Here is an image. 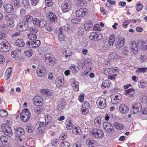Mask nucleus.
Segmentation results:
<instances>
[{
  "instance_id": "nucleus-1",
  "label": "nucleus",
  "mask_w": 147,
  "mask_h": 147,
  "mask_svg": "<svg viewBox=\"0 0 147 147\" xmlns=\"http://www.w3.org/2000/svg\"><path fill=\"white\" fill-rule=\"evenodd\" d=\"M43 59L45 63L49 65L52 66L56 63V59L52 54L48 53L45 54Z\"/></svg>"
},
{
  "instance_id": "nucleus-2",
  "label": "nucleus",
  "mask_w": 147,
  "mask_h": 147,
  "mask_svg": "<svg viewBox=\"0 0 147 147\" xmlns=\"http://www.w3.org/2000/svg\"><path fill=\"white\" fill-rule=\"evenodd\" d=\"M16 16V15L13 14H9L5 16V19L6 22L8 27H13L14 26V19Z\"/></svg>"
},
{
  "instance_id": "nucleus-3",
  "label": "nucleus",
  "mask_w": 147,
  "mask_h": 147,
  "mask_svg": "<svg viewBox=\"0 0 147 147\" xmlns=\"http://www.w3.org/2000/svg\"><path fill=\"white\" fill-rule=\"evenodd\" d=\"M30 113L28 109H23L20 115L21 119L24 122L28 121L30 117Z\"/></svg>"
},
{
  "instance_id": "nucleus-4",
  "label": "nucleus",
  "mask_w": 147,
  "mask_h": 147,
  "mask_svg": "<svg viewBox=\"0 0 147 147\" xmlns=\"http://www.w3.org/2000/svg\"><path fill=\"white\" fill-rule=\"evenodd\" d=\"M1 129L2 131L8 136H11L13 133L10 125L6 123L2 124Z\"/></svg>"
},
{
  "instance_id": "nucleus-5",
  "label": "nucleus",
  "mask_w": 147,
  "mask_h": 147,
  "mask_svg": "<svg viewBox=\"0 0 147 147\" xmlns=\"http://www.w3.org/2000/svg\"><path fill=\"white\" fill-rule=\"evenodd\" d=\"M91 135L96 138H102L104 133L101 130L98 128L93 129L90 131Z\"/></svg>"
},
{
  "instance_id": "nucleus-6",
  "label": "nucleus",
  "mask_w": 147,
  "mask_h": 147,
  "mask_svg": "<svg viewBox=\"0 0 147 147\" xmlns=\"http://www.w3.org/2000/svg\"><path fill=\"white\" fill-rule=\"evenodd\" d=\"M37 76L39 77H43L47 74L46 68L42 65H39L36 71Z\"/></svg>"
},
{
  "instance_id": "nucleus-7",
  "label": "nucleus",
  "mask_w": 147,
  "mask_h": 147,
  "mask_svg": "<svg viewBox=\"0 0 147 147\" xmlns=\"http://www.w3.org/2000/svg\"><path fill=\"white\" fill-rule=\"evenodd\" d=\"M103 127L105 131L109 133H113L114 132V128L109 122H104L103 123Z\"/></svg>"
},
{
  "instance_id": "nucleus-8",
  "label": "nucleus",
  "mask_w": 147,
  "mask_h": 147,
  "mask_svg": "<svg viewBox=\"0 0 147 147\" xmlns=\"http://www.w3.org/2000/svg\"><path fill=\"white\" fill-rule=\"evenodd\" d=\"M102 37V35L100 33L93 32L90 34L89 38L91 40L97 41L101 39Z\"/></svg>"
},
{
  "instance_id": "nucleus-9",
  "label": "nucleus",
  "mask_w": 147,
  "mask_h": 147,
  "mask_svg": "<svg viewBox=\"0 0 147 147\" xmlns=\"http://www.w3.org/2000/svg\"><path fill=\"white\" fill-rule=\"evenodd\" d=\"M10 49V45L7 42H2L0 43V51L1 52L8 51Z\"/></svg>"
},
{
  "instance_id": "nucleus-10",
  "label": "nucleus",
  "mask_w": 147,
  "mask_h": 147,
  "mask_svg": "<svg viewBox=\"0 0 147 147\" xmlns=\"http://www.w3.org/2000/svg\"><path fill=\"white\" fill-rule=\"evenodd\" d=\"M44 125V122H38L36 123L34 128L39 134H40L43 132Z\"/></svg>"
},
{
  "instance_id": "nucleus-11",
  "label": "nucleus",
  "mask_w": 147,
  "mask_h": 147,
  "mask_svg": "<svg viewBox=\"0 0 147 147\" xmlns=\"http://www.w3.org/2000/svg\"><path fill=\"white\" fill-rule=\"evenodd\" d=\"M88 13V10L86 8H81L76 12V16L80 17L86 16Z\"/></svg>"
},
{
  "instance_id": "nucleus-12",
  "label": "nucleus",
  "mask_w": 147,
  "mask_h": 147,
  "mask_svg": "<svg viewBox=\"0 0 147 147\" xmlns=\"http://www.w3.org/2000/svg\"><path fill=\"white\" fill-rule=\"evenodd\" d=\"M133 114L138 113L142 109V106L140 102H137L135 105H132Z\"/></svg>"
},
{
  "instance_id": "nucleus-13",
  "label": "nucleus",
  "mask_w": 147,
  "mask_h": 147,
  "mask_svg": "<svg viewBox=\"0 0 147 147\" xmlns=\"http://www.w3.org/2000/svg\"><path fill=\"white\" fill-rule=\"evenodd\" d=\"M96 103L102 109L105 108L106 106V100L105 98L99 97L97 100Z\"/></svg>"
},
{
  "instance_id": "nucleus-14",
  "label": "nucleus",
  "mask_w": 147,
  "mask_h": 147,
  "mask_svg": "<svg viewBox=\"0 0 147 147\" xmlns=\"http://www.w3.org/2000/svg\"><path fill=\"white\" fill-rule=\"evenodd\" d=\"M69 83L73 87L74 91H77L79 90V83L74 79L71 78L69 81Z\"/></svg>"
},
{
  "instance_id": "nucleus-15",
  "label": "nucleus",
  "mask_w": 147,
  "mask_h": 147,
  "mask_svg": "<svg viewBox=\"0 0 147 147\" xmlns=\"http://www.w3.org/2000/svg\"><path fill=\"white\" fill-rule=\"evenodd\" d=\"M125 42V40L124 38L121 37L119 38L116 43V48L118 49H121L124 46Z\"/></svg>"
},
{
  "instance_id": "nucleus-16",
  "label": "nucleus",
  "mask_w": 147,
  "mask_h": 147,
  "mask_svg": "<svg viewBox=\"0 0 147 147\" xmlns=\"http://www.w3.org/2000/svg\"><path fill=\"white\" fill-rule=\"evenodd\" d=\"M121 99V96L119 94H115L111 98V102L113 105H115L119 102Z\"/></svg>"
},
{
  "instance_id": "nucleus-17",
  "label": "nucleus",
  "mask_w": 147,
  "mask_h": 147,
  "mask_svg": "<svg viewBox=\"0 0 147 147\" xmlns=\"http://www.w3.org/2000/svg\"><path fill=\"white\" fill-rule=\"evenodd\" d=\"M40 44V40H37L30 42H27L26 45H28L31 48H36L38 47Z\"/></svg>"
},
{
  "instance_id": "nucleus-18",
  "label": "nucleus",
  "mask_w": 147,
  "mask_h": 147,
  "mask_svg": "<svg viewBox=\"0 0 147 147\" xmlns=\"http://www.w3.org/2000/svg\"><path fill=\"white\" fill-rule=\"evenodd\" d=\"M61 9L63 13L68 12L71 9V6L69 3H63L61 5Z\"/></svg>"
},
{
  "instance_id": "nucleus-19",
  "label": "nucleus",
  "mask_w": 147,
  "mask_h": 147,
  "mask_svg": "<svg viewBox=\"0 0 147 147\" xmlns=\"http://www.w3.org/2000/svg\"><path fill=\"white\" fill-rule=\"evenodd\" d=\"M130 47L132 52L135 54H137L138 51V47L137 46L136 42L132 41L131 42Z\"/></svg>"
},
{
  "instance_id": "nucleus-20",
  "label": "nucleus",
  "mask_w": 147,
  "mask_h": 147,
  "mask_svg": "<svg viewBox=\"0 0 147 147\" xmlns=\"http://www.w3.org/2000/svg\"><path fill=\"white\" fill-rule=\"evenodd\" d=\"M119 110L120 112L122 114H126L129 111V108L127 106L123 104L119 106Z\"/></svg>"
},
{
  "instance_id": "nucleus-21",
  "label": "nucleus",
  "mask_w": 147,
  "mask_h": 147,
  "mask_svg": "<svg viewBox=\"0 0 147 147\" xmlns=\"http://www.w3.org/2000/svg\"><path fill=\"white\" fill-rule=\"evenodd\" d=\"M63 78L61 76L58 77L56 79L55 84L57 87L59 88L62 86L64 83Z\"/></svg>"
},
{
  "instance_id": "nucleus-22",
  "label": "nucleus",
  "mask_w": 147,
  "mask_h": 147,
  "mask_svg": "<svg viewBox=\"0 0 147 147\" xmlns=\"http://www.w3.org/2000/svg\"><path fill=\"white\" fill-rule=\"evenodd\" d=\"M4 9L5 12L8 13H11L14 11L13 6L9 4H7L4 5Z\"/></svg>"
},
{
  "instance_id": "nucleus-23",
  "label": "nucleus",
  "mask_w": 147,
  "mask_h": 147,
  "mask_svg": "<svg viewBox=\"0 0 147 147\" xmlns=\"http://www.w3.org/2000/svg\"><path fill=\"white\" fill-rule=\"evenodd\" d=\"M33 102L36 106H38L42 104V99L39 96H36L33 99Z\"/></svg>"
},
{
  "instance_id": "nucleus-24",
  "label": "nucleus",
  "mask_w": 147,
  "mask_h": 147,
  "mask_svg": "<svg viewBox=\"0 0 147 147\" xmlns=\"http://www.w3.org/2000/svg\"><path fill=\"white\" fill-rule=\"evenodd\" d=\"M118 69L117 67L110 68L105 69L104 71V74L106 76L109 75L113 73L118 71Z\"/></svg>"
},
{
  "instance_id": "nucleus-25",
  "label": "nucleus",
  "mask_w": 147,
  "mask_h": 147,
  "mask_svg": "<svg viewBox=\"0 0 147 147\" xmlns=\"http://www.w3.org/2000/svg\"><path fill=\"white\" fill-rule=\"evenodd\" d=\"M120 57L117 54L114 52L111 53L108 56V58L109 59L113 60H118Z\"/></svg>"
},
{
  "instance_id": "nucleus-26",
  "label": "nucleus",
  "mask_w": 147,
  "mask_h": 147,
  "mask_svg": "<svg viewBox=\"0 0 147 147\" xmlns=\"http://www.w3.org/2000/svg\"><path fill=\"white\" fill-rule=\"evenodd\" d=\"M86 143L89 147H95L96 144V141L90 138H88L86 140Z\"/></svg>"
},
{
  "instance_id": "nucleus-27",
  "label": "nucleus",
  "mask_w": 147,
  "mask_h": 147,
  "mask_svg": "<svg viewBox=\"0 0 147 147\" xmlns=\"http://www.w3.org/2000/svg\"><path fill=\"white\" fill-rule=\"evenodd\" d=\"M48 18L51 22L54 23L57 20V18L55 14L52 12H50L48 16Z\"/></svg>"
},
{
  "instance_id": "nucleus-28",
  "label": "nucleus",
  "mask_w": 147,
  "mask_h": 147,
  "mask_svg": "<svg viewBox=\"0 0 147 147\" xmlns=\"http://www.w3.org/2000/svg\"><path fill=\"white\" fill-rule=\"evenodd\" d=\"M24 130L21 128L17 129L16 131V135L17 137H21L24 134Z\"/></svg>"
},
{
  "instance_id": "nucleus-29",
  "label": "nucleus",
  "mask_w": 147,
  "mask_h": 147,
  "mask_svg": "<svg viewBox=\"0 0 147 147\" xmlns=\"http://www.w3.org/2000/svg\"><path fill=\"white\" fill-rule=\"evenodd\" d=\"M93 25V23L92 22H86L84 25V29L86 31H88L92 27Z\"/></svg>"
},
{
  "instance_id": "nucleus-30",
  "label": "nucleus",
  "mask_w": 147,
  "mask_h": 147,
  "mask_svg": "<svg viewBox=\"0 0 147 147\" xmlns=\"http://www.w3.org/2000/svg\"><path fill=\"white\" fill-rule=\"evenodd\" d=\"M15 44L17 46L21 47H24L25 45V42L21 39H17L15 41Z\"/></svg>"
},
{
  "instance_id": "nucleus-31",
  "label": "nucleus",
  "mask_w": 147,
  "mask_h": 147,
  "mask_svg": "<svg viewBox=\"0 0 147 147\" xmlns=\"http://www.w3.org/2000/svg\"><path fill=\"white\" fill-rule=\"evenodd\" d=\"M138 85L140 88H144L147 86V81L144 80L139 81L138 83Z\"/></svg>"
},
{
  "instance_id": "nucleus-32",
  "label": "nucleus",
  "mask_w": 147,
  "mask_h": 147,
  "mask_svg": "<svg viewBox=\"0 0 147 147\" xmlns=\"http://www.w3.org/2000/svg\"><path fill=\"white\" fill-rule=\"evenodd\" d=\"M125 93L126 95L129 94L131 96L134 97L135 94V91L133 88L125 90Z\"/></svg>"
},
{
  "instance_id": "nucleus-33",
  "label": "nucleus",
  "mask_w": 147,
  "mask_h": 147,
  "mask_svg": "<svg viewBox=\"0 0 147 147\" xmlns=\"http://www.w3.org/2000/svg\"><path fill=\"white\" fill-rule=\"evenodd\" d=\"M33 19V17L30 15H27L24 17L23 20L26 23H29L32 21Z\"/></svg>"
},
{
  "instance_id": "nucleus-34",
  "label": "nucleus",
  "mask_w": 147,
  "mask_h": 147,
  "mask_svg": "<svg viewBox=\"0 0 147 147\" xmlns=\"http://www.w3.org/2000/svg\"><path fill=\"white\" fill-rule=\"evenodd\" d=\"M11 67L9 68L6 70L4 77L5 79L7 80L10 77V75L11 74Z\"/></svg>"
},
{
  "instance_id": "nucleus-35",
  "label": "nucleus",
  "mask_w": 147,
  "mask_h": 147,
  "mask_svg": "<svg viewBox=\"0 0 147 147\" xmlns=\"http://www.w3.org/2000/svg\"><path fill=\"white\" fill-rule=\"evenodd\" d=\"M102 117L100 116H98L95 118L94 123L95 125L97 126H99L101 125L102 121Z\"/></svg>"
},
{
  "instance_id": "nucleus-36",
  "label": "nucleus",
  "mask_w": 147,
  "mask_h": 147,
  "mask_svg": "<svg viewBox=\"0 0 147 147\" xmlns=\"http://www.w3.org/2000/svg\"><path fill=\"white\" fill-rule=\"evenodd\" d=\"M64 31L69 33L72 32V31L71 29V27L68 24H66L62 27Z\"/></svg>"
},
{
  "instance_id": "nucleus-37",
  "label": "nucleus",
  "mask_w": 147,
  "mask_h": 147,
  "mask_svg": "<svg viewBox=\"0 0 147 147\" xmlns=\"http://www.w3.org/2000/svg\"><path fill=\"white\" fill-rule=\"evenodd\" d=\"M71 54V51L68 49H65L63 53L66 58H69Z\"/></svg>"
},
{
  "instance_id": "nucleus-38",
  "label": "nucleus",
  "mask_w": 147,
  "mask_h": 147,
  "mask_svg": "<svg viewBox=\"0 0 147 147\" xmlns=\"http://www.w3.org/2000/svg\"><path fill=\"white\" fill-rule=\"evenodd\" d=\"M113 125L116 129H122L123 128V126L122 124L118 123L116 122H114Z\"/></svg>"
},
{
  "instance_id": "nucleus-39",
  "label": "nucleus",
  "mask_w": 147,
  "mask_h": 147,
  "mask_svg": "<svg viewBox=\"0 0 147 147\" xmlns=\"http://www.w3.org/2000/svg\"><path fill=\"white\" fill-rule=\"evenodd\" d=\"M81 130L78 127H74L72 129V132L75 134H79L81 132Z\"/></svg>"
},
{
  "instance_id": "nucleus-40",
  "label": "nucleus",
  "mask_w": 147,
  "mask_h": 147,
  "mask_svg": "<svg viewBox=\"0 0 147 147\" xmlns=\"http://www.w3.org/2000/svg\"><path fill=\"white\" fill-rule=\"evenodd\" d=\"M135 72L138 74H140L141 73L147 72V67H141L138 68L136 70Z\"/></svg>"
},
{
  "instance_id": "nucleus-41",
  "label": "nucleus",
  "mask_w": 147,
  "mask_h": 147,
  "mask_svg": "<svg viewBox=\"0 0 147 147\" xmlns=\"http://www.w3.org/2000/svg\"><path fill=\"white\" fill-rule=\"evenodd\" d=\"M74 126V125L71 121H68L66 122V127L68 130L70 129Z\"/></svg>"
},
{
  "instance_id": "nucleus-42",
  "label": "nucleus",
  "mask_w": 147,
  "mask_h": 147,
  "mask_svg": "<svg viewBox=\"0 0 147 147\" xmlns=\"http://www.w3.org/2000/svg\"><path fill=\"white\" fill-rule=\"evenodd\" d=\"M115 36L114 35H112L110 36L109 41V43L110 45H113L115 41Z\"/></svg>"
},
{
  "instance_id": "nucleus-43",
  "label": "nucleus",
  "mask_w": 147,
  "mask_h": 147,
  "mask_svg": "<svg viewBox=\"0 0 147 147\" xmlns=\"http://www.w3.org/2000/svg\"><path fill=\"white\" fill-rule=\"evenodd\" d=\"M27 36L30 40H35L37 38L36 35L33 33L29 34L27 35Z\"/></svg>"
},
{
  "instance_id": "nucleus-44",
  "label": "nucleus",
  "mask_w": 147,
  "mask_h": 147,
  "mask_svg": "<svg viewBox=\"0 0 147 147\" xmlns=\"http://www.w3.org/2000/svg\"><path fill=\"white\" fill-rule=\"evenodd\" d=\"M111 83L108 80L104 81L102 83V88L108 87L110 85Z\"/></svg>"
},
{
  "instance_id": "nucleus-45",
  "label": "nucleus",
  "mask_w": 147,
  "mask_h": 147,
  "mask_svg": "<svg viewBox=\"0 0 147 147\" xmlns=\"http://www.w3.org/2000/svg\"><path fill=\"white\" fill-rule=\"evenodd\" d=\"M69 68L70 71L73 73L74 74L77 73L78 71L76 69V67L75 65H72L70 66L69 67Z\"/></svg>"
},
{
  "instance_id": "nucleus-46",
  "label": "nucleus",
  "mask_w": 147,
  "mask_h": 147,
  "mask_svg": "<svg viewBox=\"0 0 147 147\" xmlns=\"http://www.w3.org/2000/svg\"><path fill=\"white\" fill-rule=\"evenodd\" d=\"M7 112L4 109L0 110V116L1 117H5L8 115Z\"/></svg>"
},
{
  "instance_id": "nucleus-47",
  "label": "nucleus",
  "mask_w": 147,
  "mask_h": 147,
  "mask_svg": "<svg viewBox=\"0 0 147 147\" xmlns=\"http://www.w3.org/2000/svg\"><path fill=\"white\" fill-rule=\"evenodd\" d=\"M141 49L143 51L147 50V41L141 42Z\"/></svg>"
},
{
  "instance_id": "nucleus-48",
  "label": "nucleus",
  "mask_w": 147,
  "mask_h": 147,
  "mask_svg": "<svg viewBox=\"0 0 147 147\" xmlns=\"http://www.w3.org/2000/svg\"><path fill=\"white\" fill-rule=\"evenodd\" d=\"M52 122H46L45 124H44L45 128L46 129H48L52 126V125L51 124Z\"/></svg>"
},
{
  "instance_id": "nucleus-49",
  "label": "nucleus",
  "mask_w": 147,
  "mask_h": 147,
  "mask_svg": "<svg viewBox=\"0 0 147 147\" xmlns=\"http://www.w3.org/2000/svg\"><path fill=\"white\" fill-rule=\"evenodd\" d=\"M89 109L82 107L81 109L82 113L84 115L86 114L89 112Z\"/></svg>"
},
{
  "instance_id": "nucleus-50",
  "label": "nucleus",
  "mask_w": 147,
  "mask_h": 147,
  "mask_svg": "<svg viewBox=\"0 0 147 147\" xmlns=\"http://www.w3.org/2000/svg\"><path fill=\"white\" fill-rule=\"evenodd\" d=\"M40 21L39 20L36 18H34L33 20V24L36 26H38Z\"/></svg>"
},
{
  "instance_id": "nucleus-51",
  "label": "nucleus",
  "mask_w": 147,
  "mask_h": 147,
  "mask_svg": "<svg viewBox=\"0 0 147 147\" xmlns=\"http://www.w3.org/2000/svg\"><path fill=\"white\" fill-rule=\"evenodd\" d=\"M46 21L45 20H42L40 21L38 27H43L46 25Z\"/></svg>"
},
{
  "instance_id": "nucleus-52",
  "label": "nucleus",
  "mask_w": 147,
  "mask_h": 147,
  "mask_svg": "<svg viewBox=\"0 0 147 147\" xmlns=\"http://www.w3.org/2000/svg\"><path fill=\"white\" fill-rule=\"evenodd\" d=\"M24 53L26 56L29 57L32 56L33 51L31 50H26L24 52Z\"/></svg>"
},
{
  "instance_id": "nucleus-53",
  "label": "nucleus",
  "mask_w": 147,
  "mask_h": 147,
  "mask_svg": "<svg viewBox=\"0 0 147 147\" xmlns=\"http://www.w3.org/2000/svg\"><path fill=\"white\" fill-rule=\"evenodd\" d=\"M28 28V24H26L25 23H24V25L22 28L20 29V32L24 31L26 30Z\"/></svg>"
},
{
  "instance_id": "nucleus-54",
  "label": "nucleus",
  "mask_w": 147,
  "mask_h": 147,
  "mask_svg": "<svg viewBox=\"0 0 147 147\" xmlns=\"http://www.w3.org/2000/svg\"><path fill=\"white\" fill-rule=\"evenodd\" d=\"M61 145L62 147H68L69 146V144L66 141H64L61 142Z\"/></svg>"
},
{
  "instance_id": "nucleus-55",
  "label": "nucleus",
  "mask_w": 147,
  "mask_h": 147,
  "mask_svg": "<svg viewBox=\"0 0 147 147\" xmlns=\"http://www.w3.org/2000/svg\"><path fill=\"white\" fill-rule=\"evenodd\" d=\"M45 2L46 5L50 7L52 6L53 5V3L51 0H45Z\"/></svg>"
},
{
  "instance_id": "nucleus-56",
  "label": "nucleus",
  "mask_w": 147,
  "mask_h": 147,
  "mask_svg": "<svg viewBox=\"0 0 147 147\" xmlns=\"http://www.w3.org/2000/svg\"><path fill=\"white\" fill-rule=\"evenodd\" d=\"M0 141L2 143L7 142V138L5 136H2L0 137Z\"/></svg>"
},
{
  "instance_id": "nucleus-57",
  "label": "nucleus",
  "mask_w": 147,
  "mask_h": 147,
  "mask_svg": "<svg viewBox=\"0 0 147 147\" xmlns=\"http://www.w3.org/2000/svg\"><path fill=\"white\" fill-rule=\"evenodd\" d=\"M51 117L50 115H46L45 117V122H51Z\"/></svg>"
},
{
  "instance_id": "nucleus-58",
  "label": "nucleus",
  "mask_w": 147,
  "mask_h": 147,
  "mask_svg": "<svg viewBox=\"0 0 147 147\" xmlns=\"http://www.w3.org/2000/svg\"><path fill=\"white\" fill-rule=\"evenodd\" d=\"M64 107L63 105H59L57 107V111L58 112H62Z\"/></svg>"
},
{
  "instance_id": "nucleus-59",
  "label": "nucleus",
  "mask_w": 147,
  "mask_h": 147,
  "mask_svg": "<svg viewBox=\"0 0 147 147\" xmlns=\"http://www.w3.org/2000/svg\"><path fill=\"white\" fill-rule=\"evenodd\" d=\"M142 5L141 3H139L137 4L136 8L137 11H140L142 9Z\"/></svg>"
},
{
  "instance_id": "nucleus-60",
  "label": "nucleus",
  "mask_w": 147,
  "mask_h": 147,
  "mask_svg": "<svg viewBox=\"0 0 147 147\" xmlns=\"http://www.w3.org/2000/svg\"><path fill=\"white\" fill-rule=\"evenodd\" d=\"M67 137V134L66 133L62 134L59 137L60 140H63L66 139Z\"/></svg>"
},
{
  "instance_id": "nucleus-61",
  "label": "nucleus",
  "mask_w": 147,
  "mask_h": 147,
  "mask_svg": "<svg viewBox=\"0 0 147 147\" xmlns=\"http://www.w3.org/2000/svg\"><path fill=\"white\" fill-rule=\"evenodd\" d=\"M82 107L90 109V105L89 103L88 102L85 101L84 102Z\"/></svg>"
},
{
  "instance_id": "nucleus-62",
  "label": "nucleus",
  "mask_w": 147,
  "mask_h": 147,
  "mask_svg": "<svg viewBox=\"0 0 147 147\" xmlns=\"http://www.w3.org/2000/svg\"><path fill=\"white\" fill-rule=\"evenodd\" d=\"M65 36L63 35H59L58 36V39L61 43H62L64 40Z\"/></svg>"
},
{
  "instance_id": "nucleus-63",
  "label": "nucleus",
  "mask_w": 147,
  "mask_h": 147,
  "mask_svg": "<svg viewBox=\"0 0 147 147\" xmlns=\"http://www.w3.org/2000/svg\"><path fill=\"white\" fill-rule=\"evenodd\" d=\"M80 20L78 19L74 18L72 19L71 21V23L73 24H78L79 23Z\"/></svg>"
},
{
  "instance_id": "nucleus-64",
  "label": "nucleus",
  "mask_w": 147,
  "mask_h": 147,
  "mask_svg": "<svg viewBox=\"0 0 147 147\" xmlns=\"http://www.w3.org/2000/svg\"><path fill=\"white\" fill-rule=\"evenodd\" d=\"M26 13L25 10L24 9L22 8L20 9V16H24Z\"/></svg>"
}]
</instances>
